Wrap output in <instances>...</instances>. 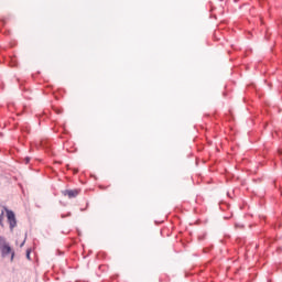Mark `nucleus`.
<instances>
[{"instance_id": "obj_1", "label": "nucleus", "mask_w": 282, "mask_h": 282, "mask_svg": "<svg viewBox=\"0 0 282 282\" xmlns=\"http://www.w3.org/2000/svg\"><path fill=\"white\" fill-rule=\"evenodd\" d=\"M0 252L2 257L11 254V261H14V251H12V247L6 242V238L3 236H0Z\"/></svg>"}, {"instance_id": "obj_2", "label": "nucleus", "mask_w": 282, "mask_h": 282, "mask_svg": "<svg viewBox=\"0 0 282 282\" xmlns=\"http://www.w3.org/2000/svg\"><path fill=\"white\" fill-rule=\"evenodd\" d=\"M4 212L7 213V220L9 224L10 231L13 232L17 226V215H14V212L8 209V207H4Z\"/></svg>"}, {"instance_id": "obj_3", "label": "nucleus", "mask_w": 282, "mask_h": 282, "mask_svg": "<svg viewBox=\"0 0 282 282\" xmlns=\"http://www.w3.org/2000/svg\"><path fill=\"white\" fill-rule=\"evenodd\" d=\"M64 197H68V199H74L80 195V189H65L62 192Z\"/></svg>"}, {"instance_id": "obj_4", "label": "nucleus", "mask_w": 282, "mask_h": 282, "mask_svg": "<svg viewBox=\"0 0 282 282\" xmlns=\"http://www.w3.org/2000/svg\"><path fill=\"white\" fill-rule=\"evenodd\" d=\"M6 219V213L2 210L0 214V226L1 228H6V224L3 223V220Z\"/></svg>"}, {"instance_id": "obj_5", "label": "nucleus", "mask_w": 282, "mask_h": 282, "mask_svg": "<svg viewBox=\"0 0 282 282\" xmlns=\"http://www.w3.org/2000/svg\"><path fill=\"white\" fill-rule=\"evenodd\" d=\"M25 164H30V158L24 159Z\"/></svg>"}, {"instance_id": "obj_6", "label": "nucleus", "mask_w": 282, "mask_h": 282, "mask_svg": "<svg viewBox=\"0 0 282 282\" xmlns=\"http://www.w3.org/2000/svg\"><path fill=\"white\" fill-rule=\"evenodd\" d=\"M26 258H29V259H30V251H28V252H26Z\"/></svg>"}]
</instances>
